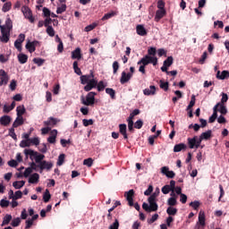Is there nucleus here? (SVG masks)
<instances>
[{
	"instance_id": "47",
	"label": "nucleus",
	"mask_w": 229,
	"mask_h": 229,
	"mask_svg": "<svg viewBox=\"0 0 229 229\" xmlns=\"http://www.w3.org/2000/svg\"><path fill=\"white\" fill-rule=\"evenodd\" d=\"M106 85H105V82L103 81H100L98 84H97V89L98 90V92H103V90H105Z\"/></svg>"
},
{
	"instance_id": "42",
	"label": "nucleus",
	"mask_w": 229,
	"mask_h": 229,
	"mask_svg": "<svg viewBox=\"0 0 229 229\" xmlns=\"http://www.w3.org/2000/svg\"><path fill=\"white\" fill-rule=\"evenodd\" d=\"M73 70L75 74H78V76H81V69L78 67V61L73 62Z\"/></svg>"
},
{
	"instance_id": "55",
	"label": "nucleus",
	"mask_w": 229,
	"mask_h": 229,
	"mask_svg": "<svg viewBox=\"0 0 229 229\" xmlns=\"http://www.w3.org/2000/svg\"><path fill=\"white\" fill-rule=\"evenodd\" d=\"M82 124H83V126H85V127H87V126H92V124H94V120H92V119H89V120L83 119V120H82Z\"/></svg>"
},
{
	"instance_id": "21",
	"label": "nucleus",
	"mask_w": 229,
	"mask_h": 229,
	"mask_svg": "<svg viewBox=\"0 0 229 229\" xmlns=\"http://www.w3.org/2000/svg\"><path fill=\"white\" fill-rule=\"evenodd\" d=\"M24 124V117L17 116L15 121L13 123V128H19V126H22Z\"/></svg>"
},
{
	"instance_id": "31",
	"label": "nucleus",
	"mask_w": 229,
	"mask_h": 229,
	"mask_svg": "<svg viewBox=\"0 0 229 229\" xmlns=\"http://www.w3.org/2000/svg\"><path fill=\"white\" fill-rule=\"evenodd\" d=\"M210 137H212V131L208 130L206 132H202L199 136L200 139H202V140H208V139H210Z\"/></svg>"
},
{
	"instance_id": "54",
	"label": "nucleus",
	"mask_w": 229,
	"mask_h": 229,
	"mask_svg": "<svg viewBox=\"0 0 229 229\" xmlns=\"http://www.w3.org/2000/svg\"><path fill=\"white\" fill-rule=\"evenodd\" d=\"M67 10V5L65 4H63L60 7H57L56 13H64Z\"/></svg>"
},
{
	"instance_id": "8",
	"label": "nucleus",
	"mask_w": 229,
	"mask_h": 229,
	"mask_svg": "<svg viewBox=\"0 0 229 229\" xmlns=\"http://www.w3.org/2000/svg\"><path fill=\"white\" fill-rule=\"evenodd\" d=\"M131 78H133V75L130 72L126 73V72H123L122 76L120 78V83L122 85H124V83H128V81H130Z\"/></svg>"
},
{
	"instance_id": "56",
	"label": "nucleus",
	"mask_w": 229,
	"mask_h": 229,
	"mask_svg": "<svg viewBox=\"0 0 229 229\" xmlns=\"http://www.w3.org/2000/svg\"><path fill=\"white\" fill-rule=\"evenodd\" d=\"M148 62L149 64H152L153 65H157L158 64V58L155 56L148 55Z\"/></svg>"
},
{
	"instance_id": "61",
	"label": "nucleus",
	"mask_w": 229,
	"mask_h": 229,
	"mask_svg": "<svg viewBox=\"0 0 229 229\" xmlns=\"http://www.w3.org/2000/svg\"><path fill=\"white\" fill-rule=\"evenodd\" d=\"M163 194H169V192H171V191H173L172 189H170L169 185L166 184L165 185L162 189H161Z\"/></svg>"
},
{
	"instance_id": "40",
	"label": "nucleus",
	"mask_w": 229,
	"mask_h": 229,
	"mask_svg": "<svg viewBox=\"0 0 229 229\" xmlns=\"http://www.w3.org/2000/svg\"><path fill=\"white\" fill-rule=\"evenodd\" d=\"M49 199H51V193L49 192V190L47 189L43 194V201L45 203H49Z\"/></svg>"
},
{
	"instance_id": "30",
	"label": "nucleus",
	"mask_w": 229,
	"mask_h": 229,
	"mask_svg": "<svg viewBox=\"0 0 229 229\" xmlns=\"http://www.w3.org/2000/svg\"><path fill=\"white\" fill-rule=\"evenodd\" d=\"M12 215L6 214L4 218L1 226H6V225H10V221H12Z\"/></svg>"
},
{
	"instance_id": "13",
	"label": "nucleus",
	"mask_w": 229,
	"mask_h": 229,
	"mask_svg": "<svg viewBox=\"0 0 229 229\" xmlns=\"http://www.w3.org/2000/svg\"><path fill=\"white\" fill-rule=\"evenodd\" d=\"M11 123H12V116L4 115L0 117V124H2V126H9Z\"/></svg>"
},
{
	"instance_id": "41",
	"label": "nucleus",
	"mask_w": 229,
	"mask_h": 229,
	"mask_svg": "<svg viewBox=\"0 0 229 229\" xmlns=\"http://www.w3.org/2000/svg\"><path fill=\"white\" fill-rule=\"evenodd\" d=\"M106 93L110 96L111 99H115V91L112 88H106Z\"/></svg>"
},
{
	"instance_id": "63",
	"label": "nucleus",
	"mask_w": 229,
	"mask_h": 229,
	"mask_svg": "<svg viewBox=\"0 0 229 229\" xmlns=\"http://www.w3.org/2000/svg\"><path fill=\"white\" fill-rule=\"evenodd\" d=\"M21 198H22V191H17L14 193V197H13V200H17V199H21Z\"/></svg>"
},
{
	"instance_id": "35",
	"label": "nucleus",
	"mask_w": 229,
	"mask_h": 229,
	"mask_svg": "<svg viewBox=\"0 0 229 229\" xmlns=\"http://www.w3.org/2000/svg\"><path fill=\"white\" fill-rule=\"evenodd\" d=\"M24 153H25L26 157H30V159L31 160H33V157L38 155V152L31 150V149H28V148H26L24 150Z\"/></svg>"
},
{
	"instance_id": "20",
	"label": "nucleus",
	"mask_w": 229,
	"mask_h": 229,
	"mask_svg": "<svg viewBox=\"0 0 229 229\" xmlns=\"http://www.w3.org/2000/svg\"><path fill=\"white\" fill-rule=\"evenodd\" d=\"M157 92V88L155 86H150L149 89H145L143 94L145 96H155Z\"/></svg>"
},
{
	"instance_id": "39",
	"label": "nucleus",
	"mask_w": 229,
	"mask_h": 229,
	"mask_svg": "<svg viewBox=\"0 0 229 229\" xmlns=\"http://www.w3.org/2000/svg\"><path fill=\"white\" fill-rule=\"evenodd\" d=\"M56 40L59 43L57 46V51L58 53H64V42L62 41V39L56 36Z\"/></svg>"
},
{
	"instance_id": "28",
	"label": "nucleus",
	"mask_w": 229,
	"mask_h": 229,
	"mask_svg": "<svg viewBox=\"0 0 229 229\" xmlns=\"http://www.w3.org/2000/svg\"><path fill=\"white\" fill-rule=\"evenodd\" d=\"M216 119H217V106H214L213 114L209 117L208 123H216Z\"/></svg>"
},
{
	"instance_id": "46",
	"label": "nucleus",
	"mask_w": 229,
	"mask_h": 229,
	"mask_svg": "<svg viewBox=\"0 0 229 229\" xmlns=\"http://www.w3.org/2000/svg\"><path fill=\"white\" fill-rule=\"evenodd\" d=\"M34 64L38 65V67H42L44 65L46 60L42 58H34L33 59Z\"/></svg>"
},
{
	"instance_id": "58",
	"label": "nucleus",
	"mask_w": 229,
	"mask_h": 229,
	"mask_svg": "<svg viewBox=\"0 0 229 229\" xmlns=\"http://www.w3.org/2000/svg\"><path fill=\"white\" fill-rule=\"evenodd\" d=\"M199 201L195 200L190 203V207H191L194 210H198L199 208Z\"/></svg>"
},
{
	"instance_id": "52",
	"label": "nucleus",
	"mask_w": 229,
	"mask_h": 229,
	"mask_svg": "<svg viewBox=\"0 0 229 229\" xmlns=\"http://www.w3.org/2000/svg\"><path fill=\"white\" fill-rule=\"evenodd\" d=\"M148 55V56H156L157 55V48L153 47H149L148 49V55Z\"/></svg>"
},
{
	"instance_id": "53",
	"label": "nucleus",
	"mask_w": 229,
	"mask_h": 229,
	"mask_svg": "<svg viewBox=\"0 0 229 229\" xmlns=\"http://www.w3.org/2000/svg\"><path fill=\"white\" fill-rule=\"evenodd\" d=\"M115 16V13H107L102 17V21H108V19H112V17Z\"/></svg>"
},
{
	"instance_id": "32",
	"label": "nucleus",
	"mask_w": 229,
	"mask_h": 229,
	"mask_svg": "<svg viewBox=\"0 0 229 229\" xmlns=\"http://www.w3.org/2000/svg\"><path fill=\"white\" fill-rule=\"evenodd\" d=\"M0 26H4L5 31H9V33H10V30L13 28L12 20H11L10 18H8V19L5 21V25H0Z\"/></svg>"
},
{
	"instance_id": "7",
	"label": "nucleus",
	"mask_w": 229,
	"mask_h": 229,
	"mask_svg": "<svg viewBox=\"0 0 229 229\" xmlns=\"http://www.w3.org/2000/svg\"><path fill=\"white\" fill-rule=\"evenodd\" d=\"M38 169H40L39 173H42L44 169L47 171H51V169H53V162L43 161L40 165H38Z\"/></svg>"
},
{
	"instance_id": "11",
	"label": "nucleus",
	"mask_w": 229,
	"mask_h": 229,
	"mask_svg": "<svg viewBox=\"0 0 229 229\" xmlns=\"http://www.w3.org/2000/svg\"><path fill=\"white\" fill-rule=\"evenodd\" d=\"M96 87H98V81H96V79H92L84 87V90L85 92H90V90H92V89H96Z\"/></svg>"
},
{
	"instance_id": "36",
	"label": "nucleus",
	"mask_w": 229,
	"mask_h": 229,
	"mask_svg": "<svg viewBox=\"0 0 229 229\" xmlns=\"http://www.w3.org/2000/svg\"><path fill=\"white\" fill-rule=\"evenodd\" d=\"M26 49L29 51V53H35L37 48L32 45L31 41L28 40L27 44L25 45Z\"/></svg>"
},
{
	"instance_id": "60",
	"label": "nucleus",
	"mask_w": 229,
	"mask_h": 229,
	"mask_svg": "<svg viewBox=\"0 0 229 229\" xmlns=\"http://www.w3.org/2000/svg\"><path fill=\"white\" fill-rule=\"evenodd\" d=\"M96 26H98V24L96 23L89 24L87 27H85L84 31L86 32L92 31V30H95Z\"/></svg>"
},
{
	"instance_id": "22",
	"label": "nucleus",
	"mask_w": 229,
	"mask_h": 229,
	"mask_svg": "<svg viewBox=\"0 0 229 229\" xmlns=\"http://www.w3.org/2000/svg\"><path fill=\"white\" fill-rule=\"evenodd\" d=\"M15 101H13L12 104L10 106L8 105H4V108H3V112L4 114H10V112H12V110H13V108H15Z\"/></svg>"
},
{
	"instance_id": "24",
	"label": "nucleus",
	"mask_w": 229,
	"mask_h": 229,
	"mask_svg": "<svg viewBox=\"0 0 229 229\" xmlns=\"http://www.w3.org/2000/svg\"><path fill=\"white\" fill-rule=\"evenodd\" d=\"M126 123L119 124V131L123 136V139H128V133H126Z\"/></svg>"
},
{
	"instance_id": "45",
	"label": "nucleus",
	"mask_w": 229,
	"mask_h": 229,
	"mask_svg": "<svg viewBox=\"0 0 229 229\" xmlns=\"http://www.w3.org/2000/svg\"><path fill=\"white\" fill-rule=\"evenodd\" d=\"M30 146H31L30 140H22L20 143V148H30Z\"/></svg>"
},
{
	"instance_id": "5",
	"label": "nucleus",
	"mask_w": 229,
	"mask_h": 229,
	"mask_svg": "<svg viewBox=\"0 0 229 229\" xmlns=\"http://www.w3.org/2000/svg\"><path fill=\"white\" fill-rule=\"evenodd\" d=\"M10 77L8 76V73H6L4 70H0V87L8 85Z\"/></svg>"
},
{
	"instance_id": "38",
	"label": "nucleus",
	"mask_w": 229,
	"mask_h": 229,
	"mask_svg": "<svg viewBox=\"0 0 229 229\" xmlns=\"http://www.w3.org/2000/svg\"><path fill=\"white\" fill-rule=\"evenodd\" d=\"M167 205L169 207H176L178 205V200H176V197H171L167 199Z\"/></svg>"
},
{
	"instance_id": "6",
	"label": "nucleus",
	"mask_w": 229,
	"mask_h": 229,
	"mask_svg": "<svg viewBox=\"0 0 229 229\" xmlns=\"http://www.w3.org/2000/svg\"><path fill=\"white\" fill-rule=\"evenodd\" d=\"M126 200L128 201L129 207H133V198L135 197V191L130 190L124 192Z\"/></svg>"
},
{
	"instance_id": "59",
	"label": "nucleus",
	"mask_w": 229,
	"mask_h": 229,
	"mask_svg": "<svg viewBox=\"0 0 229 229\" xmlns=\"http://www.w3.org/2000/svg\"><path fill=\"white\" fill-rule=\"evenodd\" d=\"M117 71H119V62L114 61L113 63V72H114V74H117Z\"/></svg>"
},
{
	"instance_id": "19",
	"label": "nucleus",
	"mask_w": 229,
	"mask_h": 229,
	"mask_svg": "<svg viewBox=\"0 0 229 229\" xmlns=\"http://www.w3.org/2000/svg\"><path fill=\"white\" fill-rule=\"evenodd\" d=\"M51 136L47 138V142L50 144H55L56 142V135H58V131L53 130L50 132Z\"/></svg>"
},
{
	"instance_id": "48",
	"label": "nucleus",
	"mask_w": 229,
	"mask_h": 229,
	"mask_svg": "<svg viewBox=\"0 0 229 229\" xmlns=\"http://www.w3.org/2000/svg\"><path fill=\"white\" fill-rule=\"evenodd\" d=\"M93 164H94V159H92V157L83 160V165H87L88 167H92Z\"/></svg>"
},
{
	"instance_id": "9",
	"label": "nucleus",
	"mask_w": 229,
	"mask_h": 229,
	"mask_svg": "<svg viewBox=\"0 0 229 229\" xmlns=\"http://www.w3.org/2000/svg\"><path fill=\"white\" fill-rule=\"evenodd\" d=\"M206 218H205V212L199 211V221L197 222L198 229H199V226H202V228H205L206 225Z\"/></svg>"
},
{
	"instance_id": "15",
	"label": "nucleus",
	"mask_w": 229,
	"mask_h": 229,
	"mask_svg": "<svg viewBox=\"0 0 229 229\" xmlns=\"http://www.w3.org/2000/svg\"><path fill=\"white\" fill-rule=\"evenodd\" d=\"M228 78H229V72L226 70H224L222 72H221V71H218L216 72L217 80H228Z\"/></svg>"
},
{
	"instance_id": "2",
	"label": "nucleus",
	"mask_w": 229,
	"mask_h": 229,
	"mask_svg": "<svg viewBox=\"0 0 229 229\" xmlns=\"http://www.w3.org/2000/svg\"><path fill=\"white\" fill-rule=\"evenodd\" d=\"M96 96H98V93L90 91L86 96V99L85 98L81 97L82 105H85L86 106H92L94 103H96Z\"/></svg>"
},
{
	"instance_id": "18",
	"label": "nucleus",
	"mask_w": 229,
	"mask_h": 229,
	"mask_svg": "<svg viewBox=\"0 0 229 229\" xmlns=\"http://www.w3.org/2000/svg\"><path fill=\"white\" fill-rule=\"evenodd\" d=\"M185 149H187V145L185 143H179L174 147V153H180V151H185Z\"/></svg>"
},
{
	"instance_id": "34",
	"label": "nucleus",
	"mask_w": 229,
	"mask_h": 229,
	"mask_svg": "<svg viewBox=\"0 0 229 229\" xmlns=\"http://www.w3.org/2000/svg\"><path fill=\"white\" fill-rule=\"evenodd\" d=\"M166 214H168V216H176V214H178V209L176 208H173V206H170L166 209Z\"/></svg>"
},
{
	"instance_id": "57",
	"label": "nucleus",
	"mask_w": 229,
	"mask_h": 229,
	"mask_svg": "<svg viewBox=\"0 0 229 229\" xmlns=\"http://www.w3.org/2000/svg\"><path fill=\"white\" fill-rule=\"evenodd\" d=\"M47 33L49 37H55V29H53V26L47 27Z\"/></svg>"
},
{
	"instance_id": "14",
	"label": "nucleus",
	"mask_w": 229,
	"mask_h": 229,
	"mask_svg": "<svg viewBox=\"0 0 229 229\" xmlns=\"http://www.w3.org/2000/svg\"><path fill=\"white\" fill-rule=\"evenodd\" d=\"M215 106H216L217 112H220L222 115H226V114H228V109H226V106H225V104L217 103Z\"/></svg>"
},
{
	"instance_id": "51",
	"label": "nucleus",
	"mask_w": 229,
	"mask_h": 229,
	"mask_svg": "<svg viewBox=\"0 0 229 229\" xmlns=\"http://www.w3.org/2000/svg\"><path fill=\"white\" fill-rule=\"evenodd\" d=\"M166 67H171L173 65V56H168L163 63Z\"/></svg>"
},
{
	"instance_id": "10",
	"label": "nucleus",
	"mask_w": 229,
	"mask_h": 229,
	"mask_svg": "<svg viewBox=\"0 0 229 229\" xmlns=\"http://www.w3.org/2000/svg\"><path fill=\"white\" fill-rule=\"evenodd\" d=\"M167 12L165 10H161V9H158L157 12H156V15H155V18H154V21L156 22H160V21L162 19H164V17H165Z\"/></svg>"
},
{
	"instance_id": "16",
	"label": "nucleus",
	"mask_w": 229,
	"mask_h": 229,
	"mask_svg": "<svg viewBox=\"0 0 229 229\" xmlns=\"http://www.w3.org/2000/svg\"><path fill=\"white\" fill-rule=\"evenodd\" d=\"M72 60H81V48L77 47L72 52Z\"/></svg>"
},
{
	"instance_id": "49",
	"label": "nucleus",
	"mask_w": 229,
	"mask_h": 229,
	"mask_svg": "<svg viewBox=\"0 0 229 229\" xmlns=\"http://www.w3.org/2000/svg\"><path fill=\"white\" fill-rule=\"evenodd\" d=\"M9 136L13 139V140H17V134L15 133V127H12L9 129Z\"/></svg>"
},
{
	"instance_id": "29",
	"label": "nucleus",
	"mask_w": 229,
	"mask_h": 229,
	"mask_svg": "<svg viewBox=\"0 0 229 229\" xmlns=\"http://www.w3.org/2000/svg\"><path fill=\"white\" fill-rule=\"evenodd\" d=\"M18 62L21 64H24L28 62V55L19 54L18 55Z\"/></svg>"
},
{
	"instance_id": "23",
	"label": "nucleus",
	"mask_w": 229,
	"mask_h": 229,
	"mask_svg": "<svg viewBox=\"0 0 229 229\" xmlns=\"http://www.w3.org/2000/svg\"><path fill=\"white\" fill-rule=\"evenodd\" d=\"M38 180H40V175L37 173L32 174L29 178V183H38Z\"/></svg>"
},
{
	"instance_id": "17",
	"label": "nucleus",
	"mask_w": 229,
	"mask_h": 229,
	"mask_svg": "<svg viewBox=\"0 0 229 229\" xmlns=\"http://www.w3.org/2000/svg\"><path fill=\"white\" fill-rule=\"evenodd\" d=\"M60 121L55 117H49L47 121L44 122L45 126H56V123H58Z\"/></svg>"
},
{
	"instance_id": "43",
	"label": "nucleus",
	"mask_w": 229,
	"mask_h": 229,
	"mask_svg": "<svg viewBox=\"0 0 229 229\" xmlns=\"http://www.w3.org/2000/svg\"><path fill=\"white\" fill-rule=\"evenodd\" d=\"M10 10H12V2H6L2 7V11L6 13L10 12Z\"/></svg>"
},
{
	"instance_id": "33",
	"label": "nucleus",
	"mask_w": 229,
	"mask_h": 229,
	"mask_svg": "<svg viewBox=\"0 0 229 229\" xmlns=\"http://www.w3.org/2000/svg\"><path fill=\"white\" fill-rule=\"evenodd\" d=\"M35 157V162L36 164H38V165L40 164H42V162H44V158H46V156H44V154H37L36 156H34Z\"/></svg>"
},
{
	"instance_id": "25",
	"label": "nucleus",
	"mask_w": 229,
	"mask_h": 229,
	"mask_svg": "<svg viewBox=\"0 0 229 229\" xmlns=\"http://www.w3.org/2000/svg\"><path fill=\"white\" fill-rule=\"evenodd\" d=\"M196 139H198V136L188 138L187 141L190 149H194V148H196Z\"/></svg>"
},
{
	"instance_id": "1",
	"label": "nucleus",
	"mask_w": 229,
	"mask_h": 229,
	"mask_svg": "<svg viewBox=\"0 0 229 229\" xmlns=\"http://www.w3.org/2000/svg\"><path fill=\"white\" fill-rule=\"evenodd\" d=\"M157 198H158V193L154 192L152 195H150L148 199V201L149 204L144 202L142 204V208L145 210V212H157L158 210V204H157Z\"/></svg>"
},
{
	"instance_id": "3",
	"label": "nucleus",
	"mask_w": 229,
	"mask_h": 229,
	"mask_svg": "<svg viewBox=\"0 0 229 229\" xmlns=\"http://www.w3.org/2000/svg\"><path fill=\"white\" fill-rule=\"evenodd\" d=\"M21 12L25 19H28L30 22H35V18H33V13H31V9H30L28 5H23L21 7Z\"/></svg>"
},
{
	"instance_id": "37",
	"label": "nucleus",
	"mask_w": 229,
	"mask_h": 229,
	"mask_svg": "<svg viewBox=\"0 0 229 229\" xmlns=\"http://www.w3.org/2000/svg\"><path fill=\"white\" fill-rule=\"evenodd\" d=\"M25 184V181H15L14 182H13V187H14V189H22V186Z\"/></svg>"
},
{
	"instance_id": "26",
	"label": "nucleus",
	"mask_w": 229,
	"mask_h": 229,
	"mask_svg": "<svg viewBox=\"0 0 229 229\" xmlns=\"http://www.w3.org/2000/svg\"><path fill=\"white\" fill-rule=\"evenodd\" d=\"M16 114L18 117H22V114H26V107L24 105L17 106Z\"/></svg>"
},
{
	"instance_id": "44",
	"label": "nucleus",
	"mask_w": 229,
	"mask_h": 229,
	"mask_svg": "<svg viewBox=\"0 0 229 229\" xmlns=\"http://www.w3.org/2000/svg\"><path fill=\"white\" fill-rule=\"evenodd\" d=\"M21 225V217H16L12 220L11 225L13 226V228H17V226H20Z\"/></svg>"
},
{
	"instance_id": "62",
	"label": "nucleus",
	"mask_w": 229,
	"mask_h": 229,
	"mask_svg": "<svg viewBox=\"0 0 229 229\" xmlns=\"http://www.w3.org/2000/svg\"><path fill=\"white\" fill-rule=\"evenodd\" d=\"M9 88L11 89V90H15V89H17V81L15 80H12L11 83L9 85Z\"/></svg>"
},
{
	"instance_id": "50",
	"label": "nucleus",
	"mask_w": 229,
	"mask_h": 229,
	"mask_svg": "<svg viewBox=\"0 0 229 229\" xmlns=\"http://www.w3.org/2000/svg\"><path fill=\"white\" fill-rule=\"evenodd\" d=\"M159 87H160V89H163V90L167 92V90H169V82H165L163 81H160Z\"/></svg>"
},
{
	"instance_id": "64",
	"label": "nucleus",
	"mask_w": 229,
	"mask_h": 229,
	"mask_svg": "<svg viewBox=\"0 0 229 229\" xmlns=\"http://www.w3.org/2000/svg\"><path fill=\"white\" fill-rule=\"evenodd\" d=\"M109 229H119V220L115 219L113 225L109 226Z\"/></svg>"
},
{
	"instance_id": "27",
	"label": "nucleus",
	"mask_w": 229,
	"mask_h": 229,
	"mask_svg": "<svg viewBox=\"0 0 229 229\" xmlns=\"http://www.w3.org/2000/svg\"><path fill=\"white\" fill-rule=\"evenodd\" d=\"M138 65H143L146 67V65H149V55H145L143 58H141L138 62Z\"/></svg>"
},
{
	"instance_id": "12",
	"label": "nucleus",
	"mask_w": 229,
	"mask_h": 229,
	"mask_svg": "<svg viewBox=\"0 0 229 229\" xmlns=\"http://www.w3.org/2000/svg\"><path fill=\"white\" fill-rule=\"evenodd\" d=\"M136 33L140 35V37H146V35H148V30L144 28V25L139 24L136 26Z\"/></svg>"
},
{
	"instance_id": "4",
	"label": "nucleus",
	"mask_w": 229,
	"mask_h": 229,
	"mask_svg": "<svg viewBox=\"0 0 229 229\" xmlns=\"http://www.w3.org/2000/svg\"><path fill=\"white\" fill-rule=\"evenodd\" d=\"M1 34L0 36V41H2L4 44H8L10 41V32L5 30L4 26H0Z\"/></svg>"
}]
</instances>
